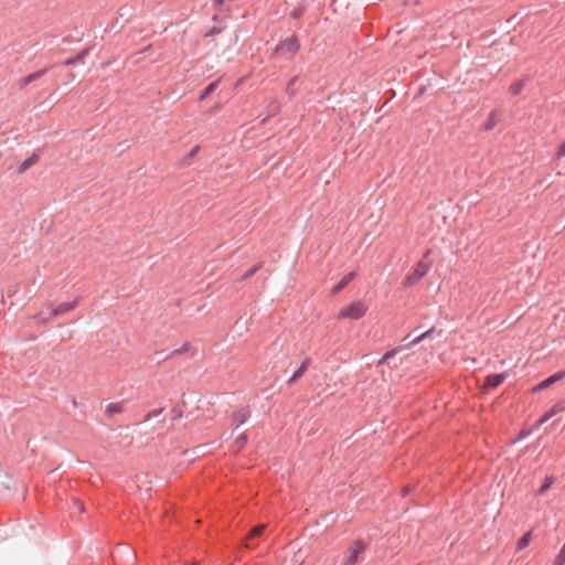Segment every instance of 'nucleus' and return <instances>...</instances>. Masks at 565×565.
I'll list each match as a JSON object with an SVG mask.
<instances>
[{"label":"nucleus","instance_id":"obj_13","mask_svg":"<svg viewBox=\"0 0 565 565\" xmlns=\"http://www.w3.org/2000/svg\"><path fill=\"white\" fill-rule=\"evenodd\" d=\"M553 483H554V478L553 477H546L544 482H543V484L537 490V494L539 495L544 494L552 487Z\"/></svg>","mask_w":565,"mask_h":565},{"label":"nucleus","instance_id":"obj_6","mask_svg":"<svg viewBox=\"0 0 565 565\" xmlns=\"http://www.w3.org/2000/svg\"><path fill=\"white\" fill-rule=\"evenodd\" d=\"M427 271H428V266L424 263H419L416 266L414 274L405 279V285L411 286V285L417 282L419 279H422L427 274Z\"/></svg>","mask_w":565,"mask_h":565},{"label":"nucleus","instance_id":"obj_14","mask_svg":"<svg viewBox=\"0 0 565 565\" xmlns=\"http://www.w3.org/2000/svg\"><path fill=\"white\" fill-rule=\"evenodd\" d=\"M87 54V50H83L81 53H78L75 57L68 58L64 62L65 65H74L76 63H79L84 60L85 55Z\"/></svg>","mask_w":565,"mask_h":565},{"label":"nucleus","instance_id":"obj_12","mask_svg":"<svg viewBox=\"0 0 565 565\" xmlns=\"http://www.w3.org/2000/svg\"><path fill=\"white\" fill-rule=\"evenodd\" d=\"M249 413L246 409H241L233 415V420L236 423V426H239L241 424L245 423V420L248 418Z\"/></svg>","mask_w":565,"mask_h":565},{"label":"nucleus","instance_id":"obj_28","mask_svg":"<svg viewBox=\"0 0 565 565\" xmlns=\"http://www.w3.org/2000/svg\"><path fill=\"white\" fill-rule=\"evenodd\" d=\"M225 0H214V2L217 4V6H221L224 3Z\"/></svg>","mask_w":565,"mask_h":565},{"label":"nucleus","instance_id":"obj_4","mask_svg":"<svg viewBox=\"0 0 565 565\" xmlns=\"http://www.w3.org/2000/svg\"><path fill=\"white\" fill-rule=\"evenodd\" d=\"M365 544L361 541H355L347 551L343 565H354L359 556L364 552Z\"/></svg>","mask_w":565,"mask_h":565},{"label":"nucleus","instance_id":"obj_16","mask_svg":"<svg viewBox=\"0 0 565 565\" xmlns=\"http://www.w3.org/2000/svg\"><path fill=\"white\" fill-rule=\"evenodd\" d=\"M498 122V117L494 113L490 114L486 125H484V129L486 130H490L492 129Z\"/></svg>","mask_w":565,"mask_h":565},{"label":"nucleus","instance_id":"obj_10","mask_svg":"<svg viewBox=\"0 0 565 565\" xmlns=\"http://www.w3.org/2000/svg\"><path fill=\"white\" fill-rule=\"evenodd\" d=\"M354 273H349L345 275L333 288L332 294L335 295L340 290H342L347 285H349L350 281L354 278Z\"/></svg>","mask_w":565,"mask_h":565},{"label":"nucleus","instance_id":"obj_5","mask_svg":"<svg viewBox=\"0 0 565 565\" xmlns=\"http://www.w3.org/2000/svg\"><path fill=\"white\" fill-rule=\"evenodd\" d=\"M564 377H565V372H557V373L551 375L550 377H547L546 380L542 381L537 385H535L532 388V392L533 393L541 392V391L550 387L551 385L555 384L556 382L561 381Z\"/></svg>","mask_w":565,"mask_h":565},{"label":"nucleus","instance_id":"obj_11","mask_svg":"<svg viewBox=\"0 0 565 565\" xmlns=\"http://www.w3.org/2000/svg\"><path fill=\"white\" fill-rule=\"evenodd\" d=\"M531 539H532V532L531 531H529L525 534H523V536L519 540V542L516 544V550L518 551H522L525 547H527L530 542H531Z\"/></svg>","mask_w":565,"mask_h":565},{"label":"nucleus","instance_id":"obj_7","mask_svg":"<svg viewBox=\"0 0 565 565\" xmlns=\"http://www.w3.org/2000/svg\"><path fill=\"white\" fill-rule=\"evenodd\" d=\"M504 379H505V374H503V373L489 375V376H487V379L484 381L483 388L488 390V388L497 387L504 381Z\"/></svg>","mask_w":565,"mask_h":565},{"label":"nucleus","instance_id":"obj_27","mask_svg":"<svg viewBox=\"0 0 565 565\" xmlns=\"http://www.w3.org/2000/svg\"><path fill=\"white\" fill-rule=\"evenodd\" d=\"M393 355V352H387L384 356H383V360H387L390 356Z\"/></svg>","mask_w":565,"mask_h":565},{"label":"nucleus","instance_id":"obj_1","mask_svg":"<svg viewBox=\"0 0 565 565\" xmlns=\"http://www.w3.org/2000/svg\"><path fill=\"white\" fill-rule=\"evenodd\" d=\"M367 311V306L363 301H354L343 308H341L337 315V319H351V320H359Z\"/></svg>","mask_w":565,"mask_h":565},{"label":"nucleus","instance_id":"obj_29","mask_svg":"<svg viewBox=\"0 0 565 565\" xmlns=\"http://www.w3.org/2000/svg\"><path fill=\"white\" fill-rule=\"evenodd\" d=\"M196 151H198V148L193 149L192 154H195Z\"/></svg>","mask_w":565,"mask_h":565},{"label":"nucleus","instance_id":"obj_9","mask_svg":"<svg viewBox=\"0 0 565 565\" xmlns=\"http://www.w3.org/2000/svg\"><path fill=\"white\" fill-rule=\"evenodd\" d=\"M45 73H46V70H41V71H38V72L26 75L25 77H23L21 79L20 87L23 88V87L28 86L30 83L41 78Z\"/></svg>","mask_w":565,"mask_h":565},{"label":"nucleus","instance_id":"obj_17","mask_svg":"<svg viewBox=\"0 0 565 565\" xmlns=\"http://www.w3.org/2000/svg\"><path fill=\"white\" fill-rule=\"evenodd\" d=\"M35 161H36L35 158H29V159L24 160L21 163L19 171L20 172L26 171L31 166H33L35 163Z\"/></svg>","mask_w":565,"mask_h":565},{"label":"nucleus","instance_id":"obj_15","mask_svg":"<svg viewBox=\"0 0 565 565\" xmlns=\"http://www.w3.org/2000/svg\"><path fill=\"white\" fill-rule=\"evenodd\" d=\"M266 525L265 524H259L255 527H253L247 536V541L252 540L253 537H256V536H259L262 535V533L264 532Z\"/></svg>","mask_w":565,"mask_h":565},{"label":"nucleus","instance_id":"obj_19","mask_svg":"<svg viewBox=\"0 0 565 565\" xmlns=\"http://www.w3.org/2000/svg\"><path fill=\"white\" fill-rule=\"evenodd\" d=\"M216 87V83H211L207 87H205V89L203 90V93L201 94L200 96V99H204L205 97H207Z\"/></svg>","mask_w":565,"mask_h":565},{"label":"nucleus","instance_id":"obj_24","mask_svg":"<svg viewBox=\"0 0 565 565\" xmlns=\"http://www.w3.org/2000/svg\"><path fill=\"white\" fill-rule=\"evenodd\" d=\"M521 88H522L521 84H515V85H512L510 89H511L512 94L518 95L521 92Z\"/></svg>","mask_w":565,"mask_h":565},{"label":"nucleus","instance_id":"obj_3","mask_svg":"<svg viewBox=\"0 0 565 565\" xmlns=\"http://www.w3.org/2000/svg\"><path fill=\"white\" fill-rule=\"evenodd\" d=\"M300 45L296 36H291L279 44H277L275 52L282 55L286 58L294 57L299 51Z\"/></svg>","mask_w":565,"mask_h":565},{"label":"nucleus","instance_id":"obj_22","mask_svg":"<svg viewBox=\"0 0 565 565\" xmlns=\"http://www.w3.org/2000/svg\"><path fill=\"white\" fill-rule=\"evenodd\" d=\"M260 268V265H256L254 266L253 268H250L245 275H244V279H247L249 277H252L257 270H259Z\"/></svg>","mask_w":565,"mask_h":565},{"label":"nucleus","instance_id":"obj_23","mask_svg":"<svg viewBox=\"0 0 565 565\" xmlns=\"http://www.w3.org/2000/svg\"><path fill=\"white\" fill-rule=\"evenodd\" d=\"M565 156V141L559 146L557 150V159Z\"/></svg>","mask_w":565,"mask_h":565},{"label":"nucleus","instance_id":"obj_25","mask_svg":"<svg viewBox=\"0 0 565 565\" xmlns=\"http://www.w3.org/2000/svg\"><path fill=\"white\" fill-rule=\"evenodd\" d=\"M75 503H76V505H77V508H78V510H79L81 512H84V511H85V507H84V503H83V502H81V501H76Z\"/></svg>","mask_w":565,"mask_h":565},{"label":"nucleus","instance_id":"obj_8","mask_svg":"<svg viewBox=\"0 0 565 565\" xmlns=\"http://www.w3.org/2000/svg\"><path fill=\"white\" fill-rule=\"evenodd\" d=\"M565 411V403L564 402H559L557 404H555L540 420H539V425H542L544 424L545 422H547L550 418H552L553 416H555L556 414L561 413V412H564Z\"/></svg>","mask_w":565,"mask_h":565},{"label":"nucleus","instance_id":"obj_20","mask_svg":"<svg viewBox=\"0 0 565 565\" xmlns=\"http://www.w3.org/2000/svg\"><path fill=\"white\" fill-rule=\"evenodd\" d=\"M434 329H430L426 332H424L423 334H420L419 337L415 338L412 342H411V345H415V344H418L419 342H422L426 337H428L431 332H433Z\"/></svg>","mask_w":565,"mask_h":565},{"label":"nucleus","instance_id":"obj_26","mask_svg":"<svg viewBox=\"0 0 565 565\" xmlns=\"http://www.w3.org/2000/svg\"><path fill=\"white\" fill-rule=\"evenodd\" d=\"M238 441H241V444H244L246 441V436H244V435L239 436Z\"/></svg>","mask_w":565,"mask_h":565},{"label":"nucleus","instance_id":"obj_2","mask_svg":"<svg viewBox=\"0 0 565 565\" xmlns=\"http://www.w3.org/2000/svg\"><path fill=\"white\" fill-rule=\"evenodd\" d=\"M77 303H78V299H76V300H74L72 302L60 303L55 308H50L49 312L46 315H44L42 311L36 313L34 316V319L38 322H40V323L49 322L50 320H52L56 316L65 315V313L72 311L77 306Z\"/></svg>","mask_w":565,"mask_h":565},{"label":"nucleus","instance_id":"obj_18","mask_svg":"<svg viewBox=\"0 0 565 565\" xmlns=\"http://www.w3.org/2000/svg\"><path fill=\"white\" fill-rule=\"evenodd\" d=\"M306 369H307L306 363H302L301 366L294 373L292 377L290 379V382H294L297 379H299L300 376H302V374L305 373Z\"/></svg>","mask_w":565,"mask_h":565},{"label":"nucleus","instance_id":"obj_21","mask_svg":"<svg viewBox=\"0 0 565 565\" xmlns=\"http://www.w3.org/2000/svg\"><path fill=\"white\" fill-rule=\"evenodd\" d=\"M434 329H430L426 332H424L423 334H420L419 337L415 338L412 342H411V345H415V344H418L419 342H422L426 337H428L431 332H433Z\"/></svg>","mask_w":565,"mask_h":565}]
</instances>
